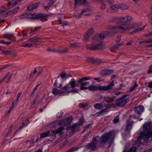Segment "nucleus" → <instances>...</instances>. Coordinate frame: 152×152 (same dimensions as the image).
Returning <instances> with one entry per match:
<instances>
[{
    "label": "nucleus",
    "mask_w": 152,
    "mask_h": 152,
    "mask_svg": "<svg viewBox=\"0 0 152 152\" xmlns=\"http://www.w3.org/2000/svg\"><path fill=\"white\" fill-rule=\"evenodd\" d=\"M109 34V32L107 31L104 32L99 34H97L93 38V40H96L99 42H101L104 38L107 37Z\"/></svg>",
    "instance_id": "0eeeda50"
},
{
    "label": "nucleus",
    "mask_w": 152,
    "mask_h": 152,
    "mask_svg": "<svg viewBox=\"0 0 152 152\" xmlns=\"http://www.w3.org/2000/svg\"><path fill=\"white\" fill-rule=\"evenodd\" d=\"M127 96V95L123 96L121 97L119 99L117 102L115 103L116 106H119L120 107H123L127 102V99H125V98Z\"/></svg>",
    "instance_id": "1a4fd4ad"
},
{
    "label": "nucleus",
    "mask_w": 152,
    "mask_h": 152,
    "mask_svg": "<svg viewBox=\"0 0 152 152\" xmlns=\"http://www.w3.org/2000/svg\"><path fill=\"white\" fill-rule=\"evenodd\" d=\"M94 106L95 108L97 109H101L103 108L102 105L100 103H96L95 104Z\"/></svg>",
    "instance_id": "473e14b6"
},
{
    "label": "nucleus",
    "mask_w": 152,
    "mask_h": 152,
    "mask_svg": "<svg viewBox=\"0 0 152 152\" xmlns=\"http://www.w3.org/2000/svg\"><path fill=\"white\" fill-rule=\"evenodd\" d=\"M71 92H72L74 93H78V90L76 89H72L70 91H69L68 92V93H70Z\"/></svg>",
    "instance_id": "052dcab7"
},
{
    "label": "nucleus",
    "mask_w": 152,
    "mask_h": 152,
    "mask_svg": "<svg viewBox=\"0 0 152 152\" xmlns=\"http://www.w3.org/2000/svg\"><path fill=\"white\" fill-rule=\"evenodd\" d=\"M79 127L78 124L76 123L74 124L71 126L70 128L73 134L78 130Z\"/></svg>",
    "instance_id": "aec40b11"
},
{
    "label": "nucleus",
    "mask_w": 152,
    "mask_h": 152,
    "mask_svg": "<svg viewBox=\"0 0 152 152\" xmlns=\"http://www.w3.org/2000/svg\"><path fill=\"white\" fill-rule=\"evenodd\" d=\"M138 85L137 84L136 82H135L134 85L130 88L129 91V92H132L135 89V88Z\"/></svg>",
    "instance_id": "e433bc0d"
},
{
    "label": "nucleus",
    "mask_w": 152,
    "mask_h": 152,
    "mask_svg": "<svg viewBox=\"0 0 152 152\" xmlns=\"http://www.w3.org/2000/svg\"><path fill=\"white\" fill-rule=\"evenodd\" d=\"M134 110L135 112L138 114H140L143 111L144 107L143 106L140 105L138 107H135Z\"/></svg>",
    "instance_id": "a211bd4d"
},
{
    "label": "nucleus",
    "mask_w": 152,
    "mask_h": 152,
    "mask_svg": "<svg viewBox=\"0 0 152 152\" xmlns=\"http://www.w3.org/2000/svg\"><path fill=\"white\" fill-rule=\"evenodd\" d=\"M87 89H88L91 91H96L97 90V88L95 86L90 85L88 87H87Z\"/></svg>",
    "instance_id": "393cba45"
},
{
    "label": "nucleus",
    "mask_w": 152,
    "mask_h": 152,
    "mask_svg": "<svg viewBox=\"0 0 152 152\" xmlns=\"http://www.w3.org/2000/svg\"><path fill=\"white\" fill-rule=\"evenodd\" d=\"M56 52L59 54H64L67 53L68 51V48H65L62 50H57Z\"/></svg>",
    "instance_id": "72a5a7b5"
},
{
    "label": "nucleus",
    "mask_w": 152,
    "mask_h": 152,
    "mask_svg": "<svg viewBox=\"0 0 152 152\" xmlns=\"http://www.w3.org/2000/svg\"><path fill=\"white\" fill-rule=\"evenodd\" d=\"M112 135V132L110 131L103 134L101 137L98 136L95 137L94 140L101 144H105L108 142Z\"/></svg>",
    "instance_id": "7ed1b4c3"
},
{
    "label": "nucleus",
    "mask_w": 152,
    "mask_h": 152,
    "mask_svg": "<svg viewBox=\"0 0 152 152\" xmlns=\"http://www.w3.org/2000/svg\"><path fill=\"white\" fill-rule=\"evenodd\" d=\"M19 9V7L14 8L12 10L9 11L8 12V14L10 15L16 13Z\"/></svg>",
    "instance_id": "c85d7f7f"
},
{
    "label": "nucleus",
    "mask_w": 152,
    "mask_h": 152,
    "mask_svg": "<svg viewBox=\"0 0 152 152\" xmlns=\"http://www.w3.org/2000/svg\"><path fill=\"white\" fill-rule=\"evenodd\" d=\"M114 86L113 81H112L110 83L108 84V85L106 86H99L98 87L99 90L104 91H108L111 90Z\"/></svg>",
    "instance_id": "9b49d317"
},
{
    "label": "nucleus",
    "mask_w": 152,
    "mask_h": 152,
    "mask_svg": "<svg viewBox=\"0 0 152 152\" xmlns=\"http://www.w3.org/2000/svg\"><path fill=\"white\" fill-rule=\"evenodd\" d=\"M9 74V72H8L5 76L3 78L0 80V84L2 83L3 81L5 79L7 78V77L8 76V75Z\"/></svg>",
    "instance_id": "4d7b16f0"
},
{
    "label": "nucleus",
    "mask_w": 152,
    "mask_h": 152,
    "mask_svg": "<svg viewBox=\"0 0 152 152\" xmlns=\"http://www.w3.org/2000/svg\"><path fill=\"white\" fill-rule=\"evenodd\" d=\"M148 87L149 88H152V82H150L148 83Z\"/></svg>",
    "instance_id": "774afa93"
},
{
    "label": "nucleus",
    "mask_w": 152,
    "mask_h": 152,
    "mask_svg": "<svg viewBox=\"0 0 152 152\" xmlns=\"http://www.w3.org/2000/svg\"><path fill=\"white\" fill-rule=\"evenodd\" d=\"M12 76V75L9 76H8H8L7 77V80L6 81V82L7 83H8L9 82V81L11 78Z\"/></svg>",
    "instance_id": "69168bd1"
},
{
    "label": "nucleus",
    "mask_w": 152,
    "mask_h": 152,
    "mask_svg": "<svg viewBox=\"0 0 152 152\" xmlns=\"http://www.w3.org/2000/svg\"><path fill=\"white\" fill-rule=\"evenodd\" d=\"M147 73L148 74L152 73V64L149 66L147 71Z\"/></svg>",
    "instance_id": "a18cd8bd"
},
{
    "label": "nucleus",
    "mask_w": 152,
    "mask_h": 152,
    "mask_svg": "<svg viewBox=\"0 0 152 152\" xmlns=\"http://www.w3.org/2000/svg\"><path fill=\"white\" fill-rule=\"evenodd\" d=\"M118 9V4L112 5L110 8L107 9V12L108 13L113 12L116 11Z\"/></svg>",
    "instance_id": "ddd939ff"
},
{
    "label": "nucleus",
    "mask_w": 152,
    "mask_h": 152,
    "mask_svg": "<svg viewBox=\"0 0 152 152\" xmlns=\"http://www.w3.org/2000/svg\"><path fill=\"white\" fill-rule=\"evenodd\" d=\"M76 85L77 84L76 83L75 81L73 78L69 82L68 84H66L64 86L62 87V85L61 84L58 86V88L61 90H67L71 88L73 89L74 88Z\"/></svg>",
    "instance_id": "39448f33"
},
{
    "label": "nucleus",
    "mask_w": 152,
    "mask_h": 152,
    "mask_svg": "<svg viewBox=\"0 0 152 152\" xmlns=\"http://www.w3.org/2000/svg\"><path fill=\"white\" fill-rule=\"evenodd\" d=\"M22 33L23 37H25L28 34H31V32H30L29 33H28V30L25 31L24 30H22Z\"/></svg>",
    "instance_id": "4c0bfd02"
},
{
    "label": "nucleus",
    "mask_w": 152,
    "mask_h": 152,
    "mask_svg": "<svg viewBox=\"0 0 152 152\" xmlns=\"http://www.w3.org/2000/svg\"><path fill=\"white\" fill-rule=\"evenodd\" d=\"M17 4V3L15 2L14 4H12L11 2L9 1L8 2L7 5H8L9 9H10L12 7L15 6Z\"/></svg>",
    "instance_id": "f704fd0d"
},
{
    "label": "nucleus",
    "mask_w": 152,
    "mask_h": 152,
    "mask_svg": "<svg viewBox=\"0 0 152 152\" xmlns=\"http://www.w3.org/2000/svg\"><path fill=\"white\" fill-rule=\"evenodd\" d=\"M52 93L55 95H57L61 94V90L57 89L55 88H54L52 91Z\"/></svg>",
    "instance_id": "c756f323"
},
{
    "label": "nucleus",
    "mask_w": 152,
    "mask_h": 152,
    "mask_svg": "<svg viewBox=\"0 0 152 152\" xmlns=\"http://www.w3.org/2000/svg\"><path fill=\"white\" fill-rule=\"evenodd\" d=\"M41 29V26L36 27L34 29H32L31 30V33H33L32 34H36L37 32L39 31Z\"/></svg>",
    "instance_id": "b1692460"
},
{
    "label": "nucleus",
    "mask_w": 152,
    "mask_h": 152,
    "mask_svg": "<svg viewBox=\"0 0 152 152\" xmlns=\"http://www.w3.org/2000/svg\"><path fill=\"white\" fill-rule=\"evenodd\" d=\"M113 73L111 70L106 69L102 70L100 73V75L103 76H105L111 74Z\"/></svg>",
    "instance_id": "6ab92c4d"
},
{
    "label": "nucleus",
    "mask_w": 152,
    "mask_h": 152,
    "mask_svg": "<svg viewBox=\"0 0 152 152\" xmlns=\"http://www.w3.org/2000/svg\"><path fill=\"white\" fill-rule=\"evenodd\" d=\"M143 127L144 130L148 131V132L146 134L144 132H140V136L135 142L136 144H137V143L139 144H143L142 142H141V140H143L144 142L147 138H152V131H149L152 129L151 123L149 122L145 123L143 125Z\"/></svg>",
    "instance_id": "f03ea898"
},
{
    "label": "nucleus",
    "mask_w": 152,
    "mask_h": 152,
    "mask_svg": "<svg viewBox=\"0 0 152 152\" xmlns=\"http://www.w3.org/2000/svg\"><path fill=\"white\" fill-rule=\"evenodd\" d=\"M142 42H145L146 43H148L152 42V39H150L148 40H147L142 41Z\"/></svg>",
    "instance_id": "e2e57ef3"
},
{
    "label": "nucleus",
    "mask_w": 152,
    "mask_h": 152,
    "mask_svg": "<svg viewBox=\"0 0 152 152\" xmlns=\"http://www.w3.org/2000/svg\"><path fill=\"white\" fill-rule=\"evenodd\" d=\"M113 20L120 23L118 26H112L111 27V31L110 32L114 34L117 31L118 29L122 32L130 30L139 26L137 23H133L130 25V20L133 19V18L129 16L119 18H113Z\"/></svg>",
    "instance_id": "f257e3e1"
},
{
    "label": "nucleus",
    "mask_w": 152,
    "mask_h": 152,
    "mask_svg": "<svg viewBox=\"0 0 152 152\" xmlns=\"http://www.w3.org/2000/svg\"><path fill=\"white\" fill-rule=\"evenodd\" d=\"M84 121V120L83 118H81L78 121V123L77 124L78 126H80V125H82Z\"/></svg>",
    "instance_id": "79ce46f5"
},
{
    "label": "nucleus",
    "mask_w": 152,
    "mask_h": 152,
    "mask_svg": "<svg viewBox=\"0 0 152 152\" xmlns=\"http://www.w3.org/2000/svg\"><path fill=\"white\" fill-rule=\"evenodd\" d=\"M88 105V104H84L83 103H80L79 104V106L81 107L82 108H85Z\"/></svg>",
    "instance_id": "13d9d810"
},
{
    "label": "nucleus",
    "mask_w": 152,
    "mask_h": 152,
    "mask_svg": "<svg viewBox=\"0 0 152 152\" xmlns=\"http://www.w3.org/2000/svg\"><path fill=\"white\" fill-rule=\"evenodd\" d=\"M93 32L94 30L92 28H91L89 29L88 30L87 33L84 36L83 41L85 42L87 41L89 38L92 35Z\"/></svg>",
    "instance_id": "dca6fc26"
},
{
    "label": "nucleus",
    "mask_w": 152,
    "mask_h": 152,
    "mask_svg": "<svg viewBox=\"0 0 152 152\" xmlns=\"http://www.w3.org/2000/svg\"><path fill=\"white\" fill-rule=\"evenodd\" d=\"M119 9H121L122 10H124L128 9V7L124 4H119Z\"/></svg>",
    "instance_id": "7c9ffc66"
},
{
    "label": "nucleus",
    "mask_w": 152,
    "mask_h": 152,
    "mask_svg": "<svg viewBox=\"0 0 152 152\" xmlns=\"http://www.w3.org/2000/svg\"><path fill=\"white\" fill-rule=\"evenodd\" d=\"M74 1V8H76L77 4L85 5L86 3V0H73Z\"/></svg>",
    "instance_id": "f3484780"
},
{
    "label": "nucleus",
    "mask_w": 152,
    "mask_h": 152,
    "mask_svg": "<svg viewBox=\"0 0 152 152\" xmlns=\"http://www.w3.org/2000/svg\"><path fill=\"white\" fill-rule=\"evenodd\" d=\"M62 114V112L61 111L59 112L58 114L56 115V117L59 118H60L61 117V116Z\"/></svg>",
    "instance_id": "bf43d9fd"
},
{
    "label": "nucleus",
    "mask_w": 152,
    "mask_h": 152,
    "mask_svg": "<svg viewBox=\"0 0 152 152\" xmlns=\"http://www.w3.org/2000/svg\"><path fill=\"white\" fill-rule=\"evenodd\" d=\"M63 140L62 138L60 137L56 140L54 142V145L57 144L58 143L60 142Z\"/></svg>",
    "instance_id": "de8ad7c7"
},
{
    "label": "nucleus",
    "mask_w": 152,
    "mask_h": 152,
    "mask_svg": "<svg viewBox=\"0 0 152 152\" xmlns=\"http://www.w3.org/2000/svg\"><path fill=\"white\" fill-rule=\"evenodd\" d=\"M40 3L39 2H37L36 3L33 4L29 6L27 9V10H31L34 9L39 5Z\"/></svg>",
    "instance_id": "412c9836"
},
{
    "label": "nucleus",
    "mask_w": 152,
    "mask_h": 152,
    "mask_svg": "<svg viewBox=\"0 0 152 152\" xmlns=\"http://www.w3.org/2000/svg\"><path fill=\"white\" fill-rule=\"evenodd\" d=\"M146 26V25H145L144 26H143L142 27H140V28H139L137 29H135L133 31V32H138L139 31H141L143 30L145 27Z\"/></svg>",
    "instance_id": "ea45409f"
},
{
    "label": "nucleus",
    "mask_w": 152,
    "mask_h": 152,
    "mask_svg": "<svg viewBox=\"0 0 152 152\" xmlns=\"http://www.w3.org/2000/svg\"><path fill=\"white\" fill-rule=\"evenodd\" d=\"M32 45V44L31 43H28L26 44H24L23 45H22V47H31Z\"/></svg>",
    "instance_id": "8fccbe9b"
},
{
    "label": "nucleus",
    "mask_w": 152,
    "mask_h": 152,
    "mask_svg": "<svg viewBox=\"0 0 152 152\" xmlns=\"http://www.w3.org/2000/svg\"><path fill=\"white\" fill-rule=\"evenodd\" d=\"M89 11V10L88 9H84L82 10L80 13V15H88L87 13Z\"/></svg>",
    "instance_id": "c9c22d12"
},
{
    "label": "nucleus",
    "mask_w": 152,
    "mask_h": 152,
    "mask_svg": "<svg viewBox=\"0 0 152 152\" xmlns=\"http://www.w3.org/2000/svg\"><path fill=\"white\" fill-rule=\"evenodd\" d=\"M64 129V128L63 127H59L58 129L56 130L57 134H58L59 135H61L62 134V132Z\"/></svg>",
    "instance_id": "2f4dec72"
},
{
    "label": "nucleus",
    "mask_w": 152,
    "mask_h": 152,
    "mask_svg": "<svg viewBox=\"0 0 152 152\" xmlns=\"http://www.w3.org/2000/svg\"><path fill=\"white\" fill-rule=\"evenodd\" d=\"M71 121L72 119L70 118H68L61 120L59 122V124L66 126H68L71 123Z\"/></svg>",
    "instance_id": "4468645a"
},
{
    "label": "nucleus",
    "mask_w": 152,
    "mask_h": 152,
    "mask_svg": "<svg viewBox=\"0 0 152 152\" xmlns=\"http://www.w3.org/2000/svg\"><path fill=\"white\" fill-rule=\"evenodd\" d=\"M104 107H105L107 109L110 108L111 107V104H106L104 105Z\"/></svg>",
    "instance_id": "338daca9"
},
{
    "label": "nucleus",
    "mask_w": 152,
    "mask_h": 152,
    "mask_svg": "<svg viewBox=\"0 0 152 152\" xmlns=\"http://www.w3.org/2000/svg\"><path fill=\"white\" fill-rule=\"evenodd\" d=\"M136 148L135 147H132L128 151H126V152H136Z\"/></svg>",
    "instance_id": "37998d69"
},
{
    "label": "nucleus",
    "mask_w": 152,
    "mask_h": 152,
    "mask_svg": "<svg viewBox=\"0 0 152 152\" xmlns=\"http://www.w3.org/2000/svg\"><path fill=\"white\" fill-rule=\"evenodd\" d=\"M50 131L46 132H44L40 134V138H44L48 136H50Z\"/></svg>",
    "instance_id": "a878e982"
},
{
    "label": "nucleus",
    "mask_w": 152,
    "mask_h": 152,
    "mask_svg": "<svg viewBox=\"0 0 152 152\" xmlns=\"http://www.w3.org/2000/svg\"><path fill=\"white\" fill-rule=\"evenodd\" d=\"M121 41V36L118 35L116 38V41L117 42H120Z\"/></svg>",
    "instance_id": "0e129e2a"
},
{
    "label": "nucleus",
    "mask_w": 152,
    "mask_h": 152,
    "mask_svg": "<svg viewBox=\"0 0 152 152\" xmlns=\"http://www.w3.org/2000/svg\"><path fill=\"white\" fill-rule=\"evenodd\" d=\"M56 134H57V133L56 130H53L51 132L50 131V136H54L55 137Z\"/></svg>",
    "instance_id": "c03bdc74"
},
{
    "label": "nucleus",
    "mask_w": 152,
    "mask_h": 152,
    "mask_svg": "<svg viewBox=\"0 0 152 152\" xmlns=\"http://www.w3.org/2000/svg\"><path fill=\"white\" fill-rule=\"evenodd\" d=\"M119 120V118L118 116H115L113 121V123L116 124L118 122Z\"/></svg>",
    "instance_id": "58836bf2"
},
{
    "label": "nucleus",
    "mask_w": 152,
    "mask_h": 152,
    "mask_svg": "<svg viewBox=\"0 0 152 152\" xmlns=\"http://www.w3.org/2000/svg\"><path fill=\"white\" fill-rule=\"evenodd\" d=\"M87 61L89 62H91L99 64L102 63L101 60L99 59L95 58H89L87 59Z\"/></svg>",
    "instance_id": "2eb2a0df"
},
{
    "label": "nucleus",
    "mask_w": 152,
    "mask_h": 152,
    "mask_svg": "<svg viewBox=\"0 0 152 152\" xmlns=\"http://www.w3.org/2000/svg\"><path fill=\"white\" fill-rule=\"evenodd\" d=\"M78 45L77 43H70V45L69 46V47H76Z\"/></svg>",
    "instance_id": "864d4df0"
},
{
    "label": "nucleus",
    "mask_w": 152,
    "mask_h": 152,
    "mask_svg": "<svg viewBox=\"0 0 152 152\" xmlns=\"http://www.w3.org/2000/svg\"><path fill=\"white\" fill-rule=\"evenodd\" d=\"M37 73L38 75H41L43 72V70L42 68L40 67H38L37 69Z\"/></svg>",
    "instance_id": "a19ab883"
},
{
    "label": "nucleus",
    "mask_w": 152,
    "mask_h": 152,
    "mask_svg": "<svg viewBox=\"0 0 152 152\" xmlns=\"http://www.w3.org/2000/svg\"><path fill=\"white\" fill-rule=\"evenodd\" d=\"M41 39L40 38H38L37 37H34L32 38H31L29 39L28 42H32L34 43H37L38 42H40Z\"/></svg>",
    "instance_id": "5701e85b"
},
{
    "label": "nucleus",
    "mask_w": 152,
    "mask_h": 152,
    "mask_svg": "<svg viewBox=\"0 0 152 152\" xmlns=\"http://www.w3.org/2000/svg\"><path fill=\"white\" fill-rule=\"evenodd\" d=\"M26 143L28 142L30 143V147H31L32 146H33L34 145V142L33 140H32V141L27 140L26 141Z\"/></svg>",
    "instance_id": "09e8293b"
},
{
    "label": "nucleus",
    "mask_w": 152,
    "mask_h": 152,
    "mask_svg": "<svg viewBox=\"0 0 152 152\" xmlns=\"http://www.w3.org/2000/svg\"><path fill=\"white\" fill-rule=\"evenodd\" d=\"M54 1L55 0H50L48 4V6H49V7H50L54 3Z\"/></svg>",
    "instance_id": "603ef678"
},
{
    "label": "nucleus",
    "mask_w": 152,
    "mask_h": 152,
    "mask_svg": "<svg viewBox=\"0 0 152 152\" xmlns=\"http://www.w3.org/2000/svg\"><path fill=\"white\" fill-rule=\"evenodd\" d=\"M115 98V96H112L111 98L109 97H104L103 99L104 101L106 102H112L113 101Z\"/></svg>",
    "instance_id": "bb28decb"
},
{
    "label": "nucleus",
    "mask_w": 152,
    "mask_h": 152,
    "mask_svg": "<svg viewBox=\"0 0 152 152\" xmlns=\"http://www.w3.org/2000/svg\"><path fill=\"white\" fill-rule=\"evenodd\" d=\"M4 38L10 40L12 37H14L13 34H5L4 35Z\"/></svg>",
    "instance_id": "cd10ccee"
},
{
    "label": "nucleus",
    "mask_w": 152,
    "mask_h": 152,
    "mask_svg": "<svg viewBox=\"0 0 152 152\" xmlns=\"http://www.w3.org/2000/svg\"><path fill=\"white\" fill-rule=\"evenodd\" d=\"M103 47V46L101 43L96 44H93L86 45L87 49L91 50H100L102 49Z\"/></svg>",
    "instance_id": "6e6552de"
},
{
    "label": "nucleus",
    "mask_w": 152,
    "mask_h": 152,
    "mask_svg": "<svg viewBox=\"0 0 152 152\" xmlns=\"http://www.w3.org/2000/svg\"><path fill=\"white\" fill-rule=\"evenodd\" d=\"M90 79V77H84L79 79L77 81V85L78 86H79V85L80 86V88L81 90H86L87 87L85 86L89 84V83L85 81Z\"/></svg>",
    "instance_id": "20e7f679"
},
{
    "label": "nucleus",
    "mask_w": 152,
    "mask_h": 152,
    "mask_svg": "<svg viewBox=\"0 0 152 152\" xmlns=\"http://www.w3.org/2000/svg\"><path fill=\"white\" fill-rule=\"evenodd\" d=\"M46 16L43 14H39L36 15L35 13H27L22 14L20 17L21 18H42Z\"/></svg>",
    "instance_id": "423d86ee"
},
{
    "label": "nucleus",
    "mask_w": 152,
    "mask_h": 152,
    "mask_svg": "<svg viewBox=\"0 0 152 152\" xmlns=\"http://www.w3.org/2000/svg\"><path fill=\"white\" fill-rule=\"evenodd\" d=\"M95 137H93L92 139V142L89 143L86 145V148L92 151H95L96 148V145H97L99 142H97L94 140Z\"/></svg>",
    "instance_id": "9d476101"
},
{
    "label": "nucleus",
    "mask_w": 152,
    "mask_h": 152,
    "mask_svg": "<svg viewBox=\"0 0 152 152\" xmlns=\"http://www.w3.org/2000/svg\"><path fill=\"white\" fill-rule=\"evenodd\" d=\"M59 21L60 22V23L63 26H65L68 24V22L67 21H64L63 22H62L61 20H59Z\"/></svg>",
    "instance_id": "5fc2aeb1"
},
{
    "label": "nucleus",
    "mask_w": 152,
    "mask_h": 152,
    "mask_svg": "<svg viewBox=\"0 0 152 152\" xmlns=\"http://www.w3.org/2000/svg\"><path fill=\"white\" fill-rule=\"evenodd\" d=\"M132 116L130 115L129 118L126 121V125L125 129L126 132H129L130 131L134 122L132 120Z\"/></svg>",
    "instance_id": "f8f14e48"
},
{
    "label": "nucleus",
    "mask_w": 152,
    "mask_h": 152,
    "mask_svg": "<svg viewBox=\"0 0 152 152\" xmlns=\"http://www.w3.org/2000/svg\"><path fill=\"white\" fill-rule=\"evenodd\" d=\"M38 96H37L35 97L34 98L33 100V102H32L33 104H34L36 103L37 99L38 98Z\"/></svg>",
    "instance_id": "680f3d73"
},
{
    "label": "nucleus",
    "mask_w": 152,
    "mask_h": 152,
    "mask_svg": "<svg viewBox=\"0 0 152 152\" xmlns=\"http://www.w3.org/2000/svg\"><path fill=\"white\" fill-rule=\"evenodd\" d=\"M104 1H101V6L100 7V9L102 10H104L105 8L106 4L103 2Z\"/></svg>",
    "instance_id": "49530a36"
},
{
    "label": "nucleus",
    "mask_w": 152,
    "mask_h": 152,
    "mask_svg": "<svg viewBox=\"0 0 152 152\" xmlns=\"http://www.w3.org/2000/svg\"><path fill=\"white\" fill-rule=\"evenodd\" d=\"M60 76L62 79H66L67 78H68L69 77H72L71 74H67L66 72H61L59 75V76Z\"/></svg>",
    "instance_id": "4be33fe9"
},
{
    "label": "nucleus",
    "mask_w": 152,
    "mask_h": 152,
    "mask_svg": "<svg viewBox=\"0 0 152 152\" xmlns=\"http://www.w3.org/2000/svg\"><path fill=\"white\" fill-rule=\"evenodd\" d=\"M2 54L5 55L10 54H11V52L9 50H4L2 52Z\"/></svg>",
    "instance_id": "3c124183"
},
{
    "label": "nucleus",
    "mask_w": 152,
    "mask_h": 152,
    "mask_svg": "<svg viewBox=\"0 0 152 152\" xmlns=\"http://www.w3.org/2000/svg\"><path fill=\"white\" fill-rule=\"evenodd\" d=\"M108 112V110L107 108H105V109H102V110H101L100 111L99 113L100 114H101V113H107Z\"/></svg>",
    "instance_id": "6e6d98bb"
}]
</instances>
